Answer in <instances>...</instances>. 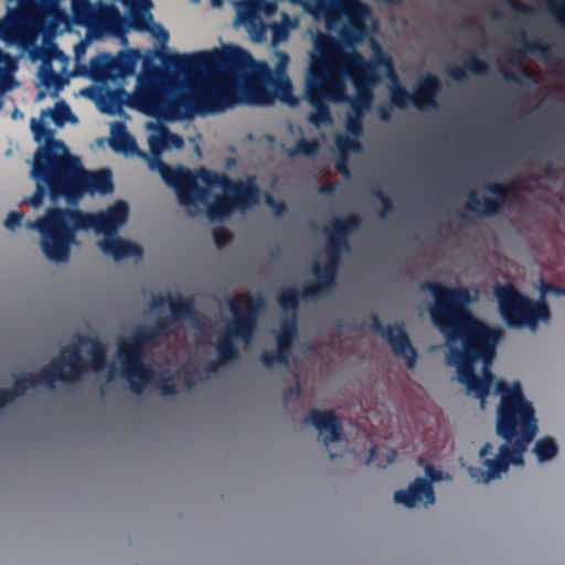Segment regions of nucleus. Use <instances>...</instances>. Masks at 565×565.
Segmentation results:
<instances>
[{
	"label": "nucleus",
	"instance_id": "nucleus-1",
	"mask_svg": "<svg viewBox=\"0 0 565 565\" xmlns=\"http://www.w3.org/2000/svg\"><path fill=\"white\" fill-rule=\"evenodd\" d=\"M420 289L434 297L429 315L446 338L447 363L456 366L458 381L483 408L494 379L490 366L503 330L490 327L472 315L469 310L472 297L465 287L447 288L436 281H424Z\"/></svg>",
	"mask_w": 565,
	"mask_h": 565
},
{
	"label": "nucleus",
	"instance_id": "nucleus-2",
	"mask_svg": "<svg viewBox=\"0 0 565 565\" xmlns=\"http://www.w3.org/2000/svg\"><path fill=\"white\" fill-rule=\"evenodd\" d=\"M495 393L501 395L497 409L495 431L505 443L499 447L493 458L489 457L493 455V446L486 443L480 449V457L487 469L469 468L470 477L484 483L499 478L508 470L510 463L523 465L524 452L539 430L534 407L525 398L519 382L510 385L504 381H498Z\"/></svg>",
	"mask_w": 565,
	"mask_h": 565
},
{
	"label": "nucleus",
	"instance_id": "nucleus-3",
	"mask_svg": "<svg viewBox=\"0 0 565 565\" xmlns=\"http://www.w3.org/2000/svg\"><path fill=\"white\" fill-rule=\"evenodd\" d=\"M128 211L124 201H118L107 211L97 214L78 209L51 206L46 209L44 216L28 221L25 226L40 233L41 249L47 259L65 263L70 258L72 246L76 244L77 231L93 228L104 235H115L118 227L127 221Z\"/></svg>",
	"mask_w": 565,
	"mask_h": 565
},
{
	"label": "nucleus",
	"instance_id": "nucleus-4",
	"mask_svg": "<svg viewBox=\"0 0 565 565\" xmlns=\"http://www.w3.org/2000/svg\"><path fill=\"white\" fill-rule=\"evenodd\" d=\"M319 12L323 14L326 24L329 29L347 19L342 25L339 35L343 44L351 47V51H344L340 43L331 36H321L315 41L317 55H312V61H327L329 65L338 66L342 72L349 73L351 65L350 56L361 54L354 49L366 35L365 20L370 14V8L361 0H315Z\"/></svg>",
	"mask_w": 565,
	"mask_h": 565
},
{
	"label": "nucleus",
	"instance_id": "nucleus-5",
	"mask_svg": "<svg viewBox=\"0 0 565 565\" xmlns=\"http://www.w3.org/2000/svg\"><path fill=\"white\" fill-rule=\"evenodd\" d=\"M113 190L114 183L110 170L87 171L79 158L71 154L44 183V198L49 195L53 205H56L62 198L70 205H76L85 193L108 194Z\"/></svg>",
	"mask_w": 565,
	"mask_h": 565
},
{
	"label": "nucleus",
	"instance_id": "nucleus-6",
	"mask_svg": "<svg viewBox=\"0 0 565 565\" xmlns=\"http://www.w3.org/2000/svg\"><path fill=\"white\" fill-rule=\"evenodd\" d=\"M227 307L233 319L218 332L215 345L217 360L210 361L205 371L215 373L221 364L232 362L239 358V350L236 340L249 344L257 328L260 311L265 307L264 298L258 296H246V306L242 308L241 298L234 296L227 299Z\"/></svg>",
	"mask_w": 565,
	"mask_h": 565
},
{
	"label": "nucleus",
	"instance_id": "nucleus-7",
	"mask_svg": "<svg viewBox=\"0 0 565 565\" xmlns=\"http://www.w3.org/2000/svg\"><path fill=\"white\" fill-rule=\"evenodd\" d=\"M348 74L327 61H313L306 76L305 96L315 108L309 116L312 125L319 127L332 121L329 104L349 100L347 88Z\"/></svg>",
	"mask_w": 565,
	"mask_h": 565
},
{
	"label": "nucleus",
	"instance_id": "nucleus-8",
	"mask_svg": "<svg viewBox=\"0 0 565 565\" xmlns=\"http://www.w3.org/2000/svg\"><path fill=\"white\" fill-rule=\"evenodd\" d=\"M205 188H220L224 194H218L213 202L206 204V215L212 221H223L234 210L246 211L257 204L260 199V189L254 177L246 181H234L222 172L202 169L196 174Z\"/></svg>",
	"mask_w": 565,
	"mask_h": 565
},
{
	"label": "nucleus",
	"instance_id": "nucleus-9",
	"mask_svg": "<svg viewBox=\"0 0 565 565\" xmlns=\"http://www.w3.org/2000/svg\"><path fill=\"white\" fill-rule=\"evenodd\" d=\"M31 130L36 142H43L34 154L31 178L35 181V192L23 199V203L34 209L42 206L44 201V183L70 158L71 153L62 140L54 138V130L43 119H32Z\"/></svg>",
	"mask_w": 565,
	"mask_h": 565
},
{
	"label": "nucleus",
	"instance_id": "nucleus-10",
	"mask_svg": "<svg viewBox=\"0 0 565 565\" xmlns=\"http://www.w3.org/2000/svg\"><path fill=\"white\" fill-rule=\"evenodd\" d=\"M158 344V337L151 328L141 326L132 330L129 341H119L117 344L121 375L135 394H141L154 376V371L146 364L145 356L148 349Z\"/></svg>",
	"mask_w": 565,
	"mask_h": 565
},
{
	"label": "nucleus",
	"instance_id": "nucleus-11",
	"mask_svg": "<svg viewBox=\"0 0 565 565\" xmlns=\"http://www.w3.org/2000/svg\"><path fill=\"white\" fill-rule=\"evenodd\" d=\"M494 296L500 317L511 329L529 328L534 331L540 321L548 322L551 319L550 307L543 298L533 300L512 285L497 286Z\"/></svg>",
	"mask_w": 565,
	"mask_h": 565
},
{
	"label": "nucleus",
	"instance_id": "nucleus-12",
	"mask_svg": "<svg viewBox=\"0 0 565 565\" xmlns=\"http://www.w3.org/2000/svg\"><path fill=\"white\" fill-rule=\"evenodd\" d=\"M86 369V363L81 354L78 345H71L62 350L60 356L43 367L36 375L20 373L14 376L11 388H7L12 398L22 396L28 388L38 384L54 387L56 380L75 382L81 379Z\"/></svg>",
	"mask_w": 565,
	"mask_h": 565
},
{
	"label": "nucleus",
	"instance_id": "nucleus-13",
	"mask_svg": "<svg viewBox=\"0 0 565 565\" xmlns=\"http://www.w3.org/2000/svg\"><path fill=\"white\" fill-rule=\"evenodd\" d=\"M129 107L167 121L193 118L188 89L168 95L153 83L142 84L129 97Z\"/></svg>",
	"mask_w": 565,
	"mask_h": 565
},
{
	"label": "nucleus",
	"instance_id": "nucleus-14",
	"mask_svg": "<svg viewBox=\"0 0 565 565\" xmlns=\"http://www.w3.org/2000/svg\"><path fill=\"white\" fill-rule=\"evenodd\" d=\"M376 53L373 61H367L362 54H352L350 57V67H348V78L352 82L356 89V96L350 97L345 103H350L352 110L355 115H363L371 106L373 87L380 82L381 73L379 66L383 65L393 81L397 77L393 70V62L391 57L381 53L379 44H374Z\"/></svg>",
	"mask_w": 565,
	"mask_h": 565
},
{
	"label": "nucleus",
	"instance_id": "nucleus-15",
	"mask_svg": "<svg viewBox=\"0 0 565 565\" xmlns=\"http://www.w3.org/2000/svg\"><path fill=\"white\" fill-rule=\"evenodd\" d=\"M254 60L252 55L238 49L226 55V75L230 82H237L241 100L250 105H266L273 99L264 79V70L259 75L252 74Z\"/></svg>",
	"mask_w": 565,
	"mask_h": 565
},
{
	"label": "nucleus",
	"instance_id": "nucleus-16",
	"mask_svg": "<svg viewBox=\"0 0 565 565\" xmlns=\"http://www.w3.org/2000/svg\"><path fill=\"white\" fill-rule=\"evenodd\" d=\"M220 67V79L217 82L188 89V97L193 108V117L198 114L204 115L222 111L243 103L239 97L237 82H230L231 79L226 75V57Z\"/></svg>",
	"mask_w": 565,
	"mask_h": 565
},
{
	"label": "nucleus",
	"instance_id": "nucleus-17",
	"mask_svg": "<svg viewBox=\"0 0 565 565\" xmlns=\"http://www.w3.org/2000/svg\"><path fill=\"white\" fill-rule=\"evenodd\" d=\"M149 167L160 172L163 181L177 193L180 204L184 206L203 202L207 195L206 189L198 183L196 174L178 167L171 168L161 160V156L151 154Z\"/></svg>",
	"mask_w": 565,
	"mask_h": 565
},
{
	"label": "nucleus",
	"instance_id": "nucleus-18",
	"mask_svg": "<svg viewBox=\"0 0 565 565\" xmlns=\"http://www.w3.org/2000/svg\"><path fill=\"white\" fill-rule=\"evenodd\" d=\"M441 89L440 79L434 74H427L418 82L414 94H409L405 87L397 84L390 89V99L393 106L403 109L412 103L418 109H431L437 107V96Z\"/></svg>",
	"mask_w": 565,
	"mask_h": 565
},
{
	"label": "nucleus",
	"instance_id": "nucleus-19",
	"mask_svg": "<svg viewBox=\"0 0 565 565\" xmlns=\"http://www.w3.org/2000/svg\"><path fill=\"white\" fill-rule=\"evenodd\" d=\"M225 57L218 51H210L191 54L169 53L164 54L161 60L167 68L189 77L220 67Z\"/></svg>",
	"mask_w": 565,
	"mask_h": 565
},
{
	"label": "nucleus",
	"instance_id": "nucleus-20",
	"mask_svg": "<svg viewBox=\"0 0 565 565\" xmlns=\"http://www.w3.org/2000/svg\"><path fill=\"white\" fill-rule=\"evenodd\" d=\"M135 66L136 55L132 52H124L116 57L104 53L92 58L89 76L96 82H106L131 75Z\"/></svg>",
	"mask_w": 565,
	"mask_h": 565
},
{
	"label": "nucleus",
	"instance_id": "nucleus-21",
	"mask_svg": "<svg viewBox=\"0 0 565 565\" xmlns=\"http://www.w3.org/2000/svg\"><path fill=\"white\" fill-rule=\"evenodd\" d=\"M371 328L387 340L394 355L404 359L408 369L415 366L418 356L417 350L413 347L402 322L385 326L377 315H373Z\"/></svg>",
	"mask_w": 565,
	"mask_h": 565
},
{
	"label": "nucleus",
	"instance_id": "nucleus-22",
	"mask_svg": "<svg viewBox=\"0 0 565 565\" xmlns=\"http://www.w3.org/2000/svg\"><path fill=\"white\" fill-rule=\"evenodd\" d=\"M362 218L358 214L334 218L324 228L327 236L326 252L342 256L350 249V235L360 230Z\"/></svg>",
	"mask_w": 565,
	"mask_h": 565
},
{
	"label": "nucleus",
	"instance_id": "nucleus-23",
	"mask_svg": "<svg viewBox=\"0 0 565 565\" xmlns=\"http://www.w3.org/2000/svg\"><path fill=\"white\" fill-rule=\"evenodd\" d=\"M484 189L495 198H483L480 200L476 191H470L466 203L467 210L476 212L479 215H495L499 213L507 199L516 192V188L513 184L498 182L487 183Z\"/></svg>",
	"mask_w": 565,
	"mask_h": 565
},
{
	"label": "nucleus",
	"instance_id": "nucleus-24",
	"mask_svg": "<svg viewBox=\"0 0 565 565\" xmlns=\"http://www.w3.org/2000/svg\"><path fill=\"white\" fill-rule=\"evenodd\" d=\"M141 8L131 7L130 15L128 20L129 28L139 31L146 32L150 30V25L152 24V14L148 11L151 2H143L140 0ZM105 26L116 35H119L125 32V26L127 21L118 13L116 9H111L104 19Z\"/></svg>",
	"mask_w": 565,
	"mask_h": 565
},
{
	"label": "nucleus",
	"instance_id": "nucleus-25",
	"mask_svg": "<svg viewBox=\"0 0 565 565\" xmlns=\"http://www.w3.org/2000/svg\"><path fill=\"white\" fill-rule=\"evenodd\" d=\"M326 255L328 259L324 265L313 264L312 274L317 282L302 289L303 299H313L335 285L342 256L329 252H326Z\"/></svg>",
	"mask_w": 565,
	"mask_h": 565
},
{
	"label": "nucleus",
	"instance_id": "nucleus-26",
	"mask_svg": "<svg viewBox=\"0 0 565 565\" xmlns=\"http://www.w3.org/2000/svg\"><path fill=\"white\" fill-rule=\"evenodd\" d=\"M396 503L406 508H415L418 505H430L435 502V493L431 481L418 477L409 483L406 490H398L394 493Z\"/></svg>",
	"mask_w": 565,
	"mask_h": 565
},
{
	"label": "nucleus",
	"instance_id": "nucleus-27",
	"mask_svg": "<svg viewBox=\"0 0 565 565\" xmlns=\"http://www.w3.org/2000/svg\"><path fill=\"white\" fill-rule=\"evenodd\" d=\"M305 424L315 426L328 446L331 441H338L342 437V427L335 414L330 411L311 409L305 417Z\"/></svg>",
	"mask_w": 565,
	"mask_h": 565
},
{
	"label": "nucleus",
	"instance_id": "nucleus-28",
	"mask_svg": "<svg viewBox=\"0 0 565 565\" xmlns=\"http://www.w3.org/2000/svg\"><path fill=\"white\" fill-rule=\"evenodd\" d=\"M277 64L274 71L264 65V79L277 94H281L282 97L290 96L291 94V82L287 74V67L289 64V55L286 52L278 51Z\"/></svg>",
	"mask_w": 565,
	"mask_h": 565
},
{
	"label": "nucleus",
	"instance_id": "nucleus-29",
	"mask_svg": "<svg viewBox=\"0 0 565 565\" xmlns=\"http://www.w3.org/2000/svg\"><path fill=\"white\" fill-rule=\"evenodd\" d=\"M104 254L111 256L115 260H121L130 256L141 257V248L132 242L121 239L115 235H105L99 242Z\"/></svg>",
	"mask_w": 565,
	"mask_h": 565
},
{
	"label": "nucleus",
	"instance_id": "nucleus-30",
	"mask_svg": "<svg viewBox=\"0 0 565 565\" xmlns=\"http://www.w3.org/2000/svg\"><path fill=\"white\" fill-rule=\"evenodd\" d=\"M166 302L169 303L171 315L175 320L192 318L195 315L193 301L185 300L181 296H178L177 298H172L171 296H168L167 298L163 296H156L152 299L151 307L159 308Z\"/></svg>",
	"mask_w": 565,
	"mask_h": 565
},
{
	"label": "nucleus",
	"instance_id": "nucleus-31",
	"mask_svg": "<svg viewBox=\"0 0 565 565\" xmlns=\"http://www.w3.org/2000/svg\"><path fill=\"white\" fill-rule=\"evenodd\" d=\"M519 38L522 43V49L519 51H514L511 54L509 61L512 64L522 65L523 58L526 53H539L545 57H550V55L552 54V46L550 44L541 40L530 42L524 30H521L519 32Z\"/></svg>",
	"mask_w": 565,
	"mask_h": 565
},
{
	"label": "nucleus",
	"instance_id": "nucleus-32",
	"mask_svg": "<svg viewBox=\"0 0 565 565\" xmlns=\"http://www.w3.org/2000/svg\"><path fill=\"white\" fill-rule=\"evenodd\" d=\"M129 97L124 88L108 89L98 98V107L103 113L109 115L120 114L124 105L129 106Z\"/></svg>",
	"mask_w": 565,
	"mask_h": 565
},
{
	"label": "nucleus",
	"instance_id": "nucleus-33",
	"mask_svg": "<svg viewBox=\"0 0 565 565\" xmlns=\"http://www.w3.org/2000/svg\"><path fill=\"white\" fill-rule=\"evenodd\" d=\"M483 75L489 72V65L477 55L472 54L465 61L462 66H450L447 70L448 76L455 82H462L467 77V73Z\"/></svg>",
	"mask_w": 565,
	"mask_h": 565
},
{
	"label": "nucleus",
	"instance_id": "nucleus-34",
	"mask_svg": "<svg viewBox=\"0 0 565 565\" xmlns=\"http://www.w3.org/2000/svg\"><path fill=\"white\" fill-rule=\"evenodd\" d=\"M298 335V323L296 316L286 318L280 322L279 331L276 335V345L278 349L290 352L291 345Z\"/></svg>",
	"mask_w": 565,
	"mask_h": 565
},
{
	"label": "nucleus",
	"instance_id": "nucleus-35",
	"mask_svg": "<svg viewBox=\"0 0 565 565\" xmlns=\"http://www.w3.org/2000/svg\"><path fill=\"white\" fill-rule=\"evenodd\" d=\"M110 146L115 151L125 153H134L138 149L135 138L127 132L124 124H117V130L114 131Z\"/></svg>",
	"mask_w": 565,
	"mask_h": 565
},
{
	"label": "nucleus",
	"instance_id": "nucleus-36",
	"mask_svg": "<svg viewBox=\"0 0 565 565\" xmlns=\"http://www.w3.org/2000/svg\"><path fill=\"white\" fill-rule=\"evenodd\" d=\"M21 36V24L18 18L10 17L0 20V39L8 44H13Z\"/></svg>",
	"mask_w": 565,
	"mask_h": 565
},
{
	"label": "nucleus",
	"instance_id": "nucleus-37",
	"mask_svg": "<svg viewBox=\"0 0 565 565\" xmlns=\"http://www.w3.org/2000/svg\"><path fill=\"white\" fill-rule=\"evenodd\" d=\"M534 454L540 462H544L554 458L558 452V447L552 437H543L536 440Z\"/></svg>",
	"mask_w": 565,
	"mask_h": 565
},
{
	"label": "nucleus",
	"instance_id": "nucleus-38",
	"mask_svg": "<svg viewBox=\"0 0 565 565\" xmlns=\"http://www.w3.org/2000/svg\"><path fill=\"white\" fill-rule=\"evenodd\" d=\"M300 298H303L302 291L289 287L279 294L278 303L285 311H291V316H296Z\"/></svg>",
	"mask_w": 565,
	"mask_h": 565
},
{
	"label": "nucleus",
	"instance_id": "nucleus-39",
	"mask_svg": "<svg viewBox=\"0 0 565 565\" xmlns=\"http://www.w3.org/2000/svg\"><path fill=\"white\" fill-rule=\"evenodd\" d=\"M320 145L316 139L300 138L296 147L288 151L289 157H296L298 154H305L308 157H315L318 154Z\"/></svg>",
	"mask_w": 565,
	"mask_h": 565
},
{
	"label": "nucleus",
	"instance_id": "nucleus-40",
	"mask_svg": "<svg viewBox=\"0 0 565 565\" xmlns=\"http://www.w3.org/2000/svg\"><path fill=\"white\" fill-rule=\"evenodd\" d=\"M46 115H50L54 124L57 126H62L73 116L70 106L63 100L56 103L54 109H46L42 111V117Z\"/></svg>",
	"mask_w": 565,
	"mask_h": 565
},
{
	"label": "nucleus",
	"instance_id": "nucleus-41",
	"mask_svg": "<svg viewBox=\"0 0 565 565\" xmlns=\"http://www.w3.org/2000/svg\"><path fill=\"white\" fill-rule=\"evenodd\" d=\"M288 358L289 354L281 350L276 348V350H265L260 354V362L266 367H271L275 364H288Z\"/></svg>",
	"mask_w": 565,
	"mask_h": 565
},
{
	"label": "nucleus",
	"instance_id": "nucleus-42",
	"mask_svg": "<svg viewBox=\"0 0 565 565\" xmlns=\"http://www.w3.org/2000/svg\"><path fill=\"white\" fill-rule=\"evenodd\" d=\"M158 132L149 137V148L151 154L161 156L168 149L167 127L158 126Z\"/></svg>",
	"mask_w": 565,
	"mask_h": 565
},
{
	"label": "nucleus",
	"instance_id": "nucleus-43",
	"mask_svg": "<svg viewBox=\"0 0 565 565\" xmlns=\"http://www.w3.org/2000/svg\"><path fill=\"white\" fill-rule=\"evenodd\" d=\"M335 145L340 154L349 157L350 152H359L362 149L361 142L355 137L339 135L335 137Z\"/></svg>",
	"mask_w": 565,
	"mask_h": 565
},
{
	"label": "nucleus",
	"instance_id": "nucleus-44",
	"mask_svg": "<svg viewBox=\"0 0 565 565\" xmlns=\"http://www.w3.org/2000/svg\"><path fill=\"white\" fill-rule=\"evenodd\" d=\"M89 356H90V367L94 371L98 372L105 367L107 356H106L104 347L98 341L92 342Z\"/></svg>",
	"mask_w": 565,
	"mask_h": 565
},
{
	"label": "nucleus",
	"instance_id": "nucleus-45",
	"mask_svg": "<svg viewBox=\"0 0 565 565\" xmlns=\"http://www.w3.org/2000/svg\"><path fill=\"white\" fill-rule=\"evenodd\" d=\"M348 134L359 138L363 132V120L361 115L349 116L345 124Z\"/></svg>",
	"mask_w": 565,
	"mask_h": 565
},
{
	"label": "nucleus",
	"instance_id": "nucleus-46",
	"mask_svg": "<svg viewBox=\"0 0 565 565\" xmlns=\"http://www.w3.org/2000/svg\"><path fill=\"white\" fill-rule=\"evenodd\" d=\"M373 195L381 202L382 210L380 212V217L384 218L391 215L394 212V205L392 200L385 195L381 190H373Z\"/></svg>",
	"mask_w": 565,
	"mask_h": 565
},
{
	"label": "nucleus",
	"instance_id": "nucleus-47",
	"mask_svg": "<svg viewBox=\"0 0 565 565\" xmlns=\"http://www.w3.org/2000/svg\"><path fill=\"white\" fill-rule=\"evenodd\" d=\"M156 386L161 391L163 395L177 394V384L173 375L160 377L156 381Z\"/></svg>",
	"mask_w": 565,
	"mask_h": 565
},
{
	"label": "nucleus",
	"instance_id": "nucleus-48",
	"mask_svg": "<svg viewBox=\"0 0 565 565\" xmlns=\"http://www.w3.org/2000/svg\"><path fill=\"white\" fill-rule=\"evenodd\" d=\"M551 13L563 25H565V0H545Z\"/></svg>",
	"mask_w": 565,
	"mask_h": 565
},
{
	"label": "nucleus",
	"instance_id": "nucleus-49",
	"mask_svg": "<svg viewBox=\"0 0 565 565\" xmlns=\"http://www.w3.org/2000/svg\"><path fill=\"white\" fill-rule=\"evenodd\" d=\"M271 36H273V43L278 44L288 38V29L286 25L280 23H274L271 25Z\"/></svg>",
	"mask_w": 565,
	"mask_h": 565
},
{
	"label": "nucleus",
	"instance_id": "nucleus-50",
	"mask_svg": "<svg viewBox=\"0 0 565 565\" xmlns=\"http://www.w3.org/2000/svg\"><path fill=\"white\" fill-rule=\"evenodd\" d=\"M23 217H24V214L22 212L12 211L8 214L4 224H6L7 228L13 231L18 226L21 225Z\"/></svg>",
	"mask_w": 565,
	"mask_h": 565
},
{
	"label": "nucleus",
	"instance_id": "nucleus-51",
	"mask_svg": "<svg viewBox=\"0 0 565 565\" xmlns=\"http://www.w3.org/2000/svg\"><path fill=\"white\" fill-rule=\"evenodd\" d=\"M148 32H151V34L156 36L158 40H160L162 43H166L169 39L168 31L160 24L152 23Z\"/></svg>",
	"mask_w": 565,
	"mask_h": 565
},
{
	"label": "nucleus",
	"instance_id": "nucleus-52",
	"mask_svg": "<svg viewBox=\"0 0 565 565\" xmlns=\"http://www.w3.org/2000/svg\"><path fill=\"white\" fill-rule=\"evenodd\" d=\"M302 390L300 384L297 382L294 386L287 387L282 395L286 403L290 402L292 398H299L301 396Z\"/></svg>",
	"mask_w": 565,
	"mask_h": 565
},
{
	"label": "nucleus",
	"instance_id": "nucleus-53",
	"mask_svg": "<svg viewBox=\"0 0 565 565\" xmlns=\"http://www.w3.org/2000/svg\"><path fill=\"white\" fill-rule=\"evenodd\" d=\"M166 138L168 140V149L169 148L180 149L184 145L183 138L177 134L171 132L168 128H167Z\"/></svg>",
	"mask_w": 565,
	"mask_h": 565
},
{
	"label": "nucleus",
	"instance_id": "nucleus-54",
	"mask_svg": "<svg viewBox=\"0 0 565 565\" xmlns=\"http://www.w3.org/2000/svg\"><path fill=\"white\" fill-rule=\"evenodd\" d=\"M232 237V234L226 228H218L214 232V239L216 245L223 246L226 244Z\"/></svg>",
	"mask_w": 565,
	"mask_h": 565
},
{
	"label": "nucleus",
	"instance_id": "nucleus-55",
	"mask_svg": "<svg viewBox=\"0 0 565 565\" xmlns=\"http://www.w3.org/2000/svg\"><path fill=\"white\" fill-rule=\"evenodd\" d=\"M170 321L168 319L161 318L154 324L150 326L151 330L159 338L161 335L167 334V328L169 327Z\"/></svg>",
	"mask_w": 565,
	"mask_h": 565
},
{
	"label": "nucleus",
	"instance_id": "nucleus-56",
	"mask_svg": "<svg viewBox=\"0 0 565 565\" xmlns=\"http://www.w3.org/2000/svg\"><path fill=\"white\" fill-rule=\"evenodd\" d=\"M266 202L275 211L277 215L282 214L287 210L285 202H278L271 196H267Z\"/></svg>",
	"mask_w": 565,
	"mask_h": 565
},
{
	"label": "nucleus",
	"instance_id": "nucleus-57",
	"mask_svg": "<svg viewBox=\"0 0 565 565\" xmlns=\"http://www.w3.org/2000/svg\"><path fill=\"white\" fill-rule=\"evenodd\" d=\"M505 1L510 6V8L518 13L527 14L531 12V8L529 6L523 4V3L519 2L518 0H505Z\"/></svg>",
	"mask_w": 565,
	"mask_h": 565
},
{
	"label": "nucleus",
	"instance_id": "nucleus-58",
	"mask_svg": "<svg viewBox=\"0 0 565 565\" xmlns=\"http://www.w3.org/2000/svg\"><path fill=\"white\" fill-rule=\"evenodd\" d=\"M335 168L343 177H349L350 169L348 164V157L341 154L340 159L335 163Z\"/></svg>",
	"mask_w": 565,
	"mask_h": 565
},
{
	"label": "nucleus",
	"instance_id": "nucleus-59",
	"mask_svg": "<svg viewBox=\"0 0 565 565\" xmlns=\"http://www.w3.org/2000/svg\"><path fill=\"white\" fill-rule=\"evenodd\" d=\"M561 289H562V287H557V286H554V285H551V284H547V282H542L540 291H541L542 297H544L547 294H554V295L559 296L561 295V291H559Z\"/></svg>",
	"mask_w": 565,
	"mask_h": 565
},
{
	"label": "nucleus",
	"instance_id": "nucleus-60",
	"mask_svg": "<svg viewBox=\"0 0 565 565\" xmlns=\"http://www.w3.org/2000/svg\"><path fill=\"white\" fill-rule=\"evenodd\" d=\"M56 79H57V75L52 68L45 70L43 72L42 81L45 85L49 86V85H51L52 82H55Z\"/></svg>",
	"mask_w": 565,
	"mask_h": 565
},
{
	"label": "nucleus",
	"instance_id": "nucleus-61",
	"mask_svg": "<svg viewBox=\"0 0 565 565\" xmlns=\"http://www.w3.org/2000/svg\"><path fill=\"white\" fill-rule=\"evenodd\" d=\"M377 113L382 121H388L391 119V107L388 105H380Z\"/></svg>",
	"mask_w": 565,
	"mask_h": 565
},
{
	"label": "nucleus",
	"instance_id": "nucleus-62",
	"mask_svg": "<svg viewBox=\"0 0 565 565\" xmlns=\"http://www.w3.org/2000/svg\"><path fill=\"white\" fill-rule=\"evenodd\" d=\"M337 184H338L337 182H329V183L322 184L319 188V192L321 194L330 195V194L334 193V191L337 189Z\"/></svg>",
	"mask_w": 565,
	"mask_h": 565
},
{
	"label": "nucleus",
	"instance_id": "nucleus-63",
	"mask_svg": "<svg viewBox=\"0 0 565 565\" xmlns=\"http://www.w3.org/2000/svg\"><path fill=\"white\" fill-rule=\"evenodd\" d=\"M12 396L8 392L7 388L2 390L0 388V408L6 406L8 403L12 401Z\"/></svg>",
	"mask_w": 565,
	"mask_h": 565
},
{
	"label": "nucleus",
	"instance_id": "nucleus-64",
	"mask_svg": "<svg viewBox=\"0 0 565 565\" xmlns=\"http://www.w3.org/2000/svg\"><path fill=\"white\" fill-rule=\"evenodd\" d=\"M502 77L507 81V82H511V83H520V77L511 72V71H508V70H503L502 71Z\"/></svg>",
	"mask_w": 565,
	"mask_h": 565
}]
</instances>
